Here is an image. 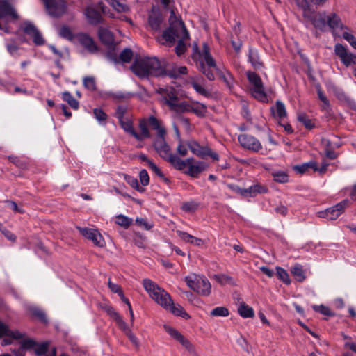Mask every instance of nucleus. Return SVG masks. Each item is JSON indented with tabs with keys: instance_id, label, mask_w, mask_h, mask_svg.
<instances>
[{
	"instance_id": "obj_1",
	"label": "nucleus",
	"mask_w": 356,
	"mask_h": 356,
	"mask_svg": "<svg viewBox=\"0 0 356 356\" xmlns=\"http://www.w3.org/2000/svg\"><path fill=\"white\" fill-rule=\"evenodd\" d=\"M131 70L136 75L141 78L149 76L177 78L187 73L186 67L170 65L165 60L160 61L156 58L137 60L131 65Z\"/></svg>"
},
{
	"instance_id": "obj_2",
	"label": "nucleus",
	"mask_w": 356,
	"mask_h": 356,
	"mask_svg": "<svg viewBox=\"0 0 356 356\" xmlns=\"http://www.w3.org/2000/svg\"><path fill=\"white\" fill-rule=\"evenodd\" d=\"M169 28L163 31L162 38L165 40V44L172 45L176 40H178L177 44L175 47V52L177 56H180L185 52L186 49L184 40L189 38V34L184 24V22L178 19L173 10H171L169 18Z\"/></svg>"
},
{
	"instance_id": "obj_3",
	"label": "nucleus",
	"mask_w": 356,
	"mask_h": 356,
	"mask_svg": "<svg viewBox=\"0 0 356 356\" xmlns=\"http://www.w3.org/2000/svg\"><path fill=\"white\" fill-rule=\"evenodd\" d=\"M143 285L149 296L159 305L174 315L188 319L190 316L179 305H175L172 301L170 296L155 282L149 279H144Z\"/></svg>"
},
{
	"instance_id": "obj_4",
	"label": "nucleus",
	"mask_w": 356,
	"mask_h": 356,
	"mask_svg": "<svg viewBox=\"0 0 356 356\" xmlns=\"http://www.w3.org/2000/svg\"><path fill=\"white\" fill-rule=\"evenodd\" d=\"M193 53L192 58L197 62L199 70L204 74L207 78L211 81L215 79L213 70L217 72L219 69L216 67V62L209 53V48L207 43L202 44L201 51L198 49L197 44L193 47Z\"/></svg>"
},
{
	"instance_id": "obj_5",
	"label": "nucleus",
	"mask_w": 356,
	"mask_h": 356,
	"mask_svg": "<svg viewBox=\"0 0 356 356\" xmlns=\"http://www.w3.org/2000/svg\"><path fill=\"white\" fill-rule=\"evenodd\" d=\"M303 23L306 28L312 27L314 35L318 38L320 33L327 31V13L325 11H316L306 1L302 6Z\"/></svg>"
},
{
	"instance_id": "obj_6",
	"label": "nucleus",
	"mask_w": 356,
	"mask_h": 356,
	"mask_svg": "<svg viewBox=\"0 0 356 356\" xmlns=\"http://www.w3.org/2000/svg\"><path fill=\"white\" fill-rule=\"evenodd\" d=\"M149 128L156 133L153 141V147L159 156L163 159L171 153L170 147L165 140L166 129L163 122L154 115L149 116Z\"/></svg>"
},
{
	"instance_id": "obj_7",
	"label": "nucleus",
	"mask_w": 356,
	"mask_h": 356,
	"mask_svg": "<svg viewBox=\"0 0 356 356\" xmlns=\"http://www.w3.org/2000/svg\"><path fill=\"white\" fill-rule=\"evenodd\" d=\"M156 92L161 95V101L166 104L170 110L177 113L191 112L192 102H180L177 90L171 87H159Z\"/></svg>"
},
{
	"instance_id": "obj_8",
	"label": "nucleus",
	"mask_w": 356,
	"mask_h": 356,
	"mask_svg": "<svg viewBox=\"0 0 356 356\" xmlns=\"http://www.w3.org/2000/svg\"><path fill=\"white\" fill-rule=\"evenodd\" d=\"M119 122L121 127L124 129V131L132 136L137 140L142 141L151 137V133L149 130V116L147 118H142L139 120L138 129L140 132H137L134 129L133 127V122L129 118H125Z\"/></svg>"
},
{
	"instance_id": "obj_9",
	"label": "nucleus",
	"mask_w": 356,
	"mask_h": 356,
	"mask_svg": "<svg viewBox=\"0 0 356 356\" xmlns=\"http://www.w3.org/2000/svg\"><path fill=\"white\" fill-rule=\"evenodd\" d=\"M329 28L332 31L340 29L343 31L342 37L346 40L351 47L356 50V37L350 31V29L343 25L339 16L335 13L327 14V29Z\"/></svg>"
},
{
	"instance_id": "obj_10",
	"label": "nucleus",
	"mask_w": 356,
	"mask_h": 356,
	"mask_svg": "<svg viewBox=\"0 0 356 356\" xmlns=\"http://www.w3.org/2000/svg\"><path fill=\"white\" fill-rule=\"evenodd\" d=\"M185 282L191 289L201 296H208L211 293V285L203 275L191 274L185 277Z\"/></svg>"
},
{
	"instance_id": "obj_11",
	"label": "nucleus",
	"mask_w": 356,
	"mask_h": 356,
	"mask_svg": "<svg viewBox=\"0 0 356 356\" xmlns=\"http://www.w3.org/2000/svg\"><path fill=\"white\" fill-rule=\"evenodd\" d=\"M247 78L250 85L252 95L261 102H267L268 96L260 76L254 72H248Z\"/></svg>"
},
{
	"instance_id": "obj_12",
	"label": "nucleus",
	"mask_w": 356,
	"mask_h": 356,
	"mask_svg": "<svg viewBox=\"0 0 356 356\" xmlns=\"http://www.w3.org/2000/svg\"><path fill=\"white\" fill-rule=\"evenodd\" d=\"M188 147L193 154L202 159H205L209 156L215 161L219 159V156L216 152H213L208 146L200 145L195 140L188 141Z\"/></svg>"
},
{
	"instance_id": "obj_13",
	"label": "nucleus",
	"mask_w": 356,
	"mask_h": 356,
	"mask_svg": "<svg viewBox=\"0 0 356 356\" xmlns=\"http://www.w3.org/2000/svg\"><path fill=\"white\" fill-rule=\"evenodd\" d=\"M107 8L102 3L90 5L87 7L85 15L88 22L92 24H97L102 22V14H106Z\"/></svg>"
},
{
	"instance_id": "obj_14",
	"label": "nucleus",
	"mask_w": 356,
	"mask_h": 356,
	"mask_svg": "<svg viewBox=\"0 0 356 356\" xmlns=\"http://www.w3.org/2000/svg\"><path fill=\"white\" fill-rule=\"evenodd\" d=\"M349 204L348 200H344L336 205L318 213V216L330 220H336Z\"/></svg>"
},
{
	"instance_id": "obj_15",
	"label": "nucleus",
	"mask_w": 356,
	"mask_h": 356,
	"mask_svg": "<svg viewBox=\"0 0 356 356\" xmlns=\"http://www.w3.org/2000/svg\"><path fill=\"white\" fill-rule=\"evenodd\" d=\"M22 347L25 349H33L35 355L40 356L49 353V342L38 343L33 339H26L22 341Z\"/></svg>"
},
{
	"instance_id": "obj_16",
	"label": "nucleus",
	"mask_w": 356,
	"mask_h": 356,
	"mask_svg": "<svg viewBox=\"0 0 356 356\" xmlns=\"http://www.w3.org/2000/svg\"><path fill=\"white\" fill-rule=\"evenodd\" d=\"M79 232L86 238L90 240L95 245L103 247L105 241L99 232L96 229L77 227Z\"/></svg>"
},
{
	"instance_id": "obj_17",
	"label": "nucleus",
	"mask_w": 356,
	"mask_h": 356,
	"mask_svg": "<svg viewBox=\"0 0 356 356\" xmlns=\"http://www.w3.org/2000/svg\"><path fill=\"white\" fill-rule=\"evenodd\" d=\"M47 11L51 16L58 17L66 10V3L63 0H42Z\"/></svg>"
},
{
	"instance_id": "obj_18",
	"label": "nucleus",
	"mask_w": 356,
	"mask_h": 356,
	"mask_svg": "<svg viewBox=\"0 0 356 356\" xmlns=\"http://www.w3.org/2000/svg\"><path fill=\"white\" fill-rule=\"evenodd\" d=\"M334 53L346 67L356 64V56L349 52L345 46L339 43L335 44Z\"/></svg>"
},
{
	"instance_id": "obj_19",
	"label": "nucleus",
	"mask_w": 356,
	"mask_h": 356,
	"mask_svg": "<svg viewBox=\"0 0 356 356\" xmlns=\"http://www.w3.org/2000/svg\"><path fill=\"white\" fill-rule=\"evenodd\" d=\"M238 140L243 147L252 152H259L262 148L261 143L252 136L241 134L238 136Z\"/></svg>"
},
{
	"instance_id": "obj_20",
	"label": "nucleus",
	"mask_w": 356,
	"mask_h": 356,
	"mask_svg": "<svg viewBox=\"0 0 356 356\" xmlns=\"http://www.w3.org/2000/svg\"><path fill=\"white\" fill-rule=\"evenodd\" d=\"M23 30L26 34L32 38L33 42L35 45L40 46L44 44L45 40L42 35L32 23L29 22H24Z\"/></svg>"
},
{
	"instance_id": "obj_21",
	"label": "nucleus",
	"mask_w": 356,
	"mask_h": 356,
	"mask_svg": "<svg viewBox=\"0 0 356 356\" xmlns=\"http://www.w3.org/2000/svg\"><path fill=\"white\" fill-rule=\"evenodd\" d=\"M187 82L198 94L204 97L210 96V92L205 88L204 81L202 77L191 76Z\"/></svg>"
},
{
	"instance_id": "obj_22",
	"label": "nucleus",
	"mask_w": 356,
	"mask_h": 356,
	"mask_svg": "<svg viewBox=\"0 0 356 356\" xmlns=\"http://www.w3.org/2000/svg\"><path fill=\"white\" fill-rule=\"evenodd\" d=\"M188 159H191V161L187 163L188 170L186 173L193 177H197L199 174L205 170L208 167L207 164L203 161H196L194 163L193 158H188Z\"/></svg>"
},
{
	"instance_id": "obj_23",
	"label": "nucleus",
	"mask_w": 356,
	"mask_h": 356,
	"mask_svg": "<svg viewBox=\"0 0 356 356\" xmlns=\"http://www.w3.org/2000/svg\"><path fill=\"white\" fill-rule=\"evenodd\" d=\"M164 329L174 339L179 341L188 350H193V346L179 331L167 325H164Z\"/></svg>"
},
{
	"instance_id": "obj_24",
	"label": "nucleus",
	"mask_w": 356,
	"mask_h": 356,
	"mask_svg": "<svg viewBox=\"0 0 356 356\" xmlns=\"http://www.w3.org/2000/svg\"><path fill=\"white\" fill-rule=\"evenodd\" d=\"M238 191L244 197H254L258 194L267 193L268 189L265 186L256 184L250 186L248 188H239Z\"/></svg>"
},
{
	"instance_id": "obj_25",
	"label": "nucleus",
	"mask_w": 356,
	"mask_h": 356,
	"mask_svg": "<svg viewBox=\"0 0 356 356\" xmlns=\"http://www.w3.org/2000/svg\"><path fill=\"white\" fill-rule=\"evenodd\" d=\"M78 40L80 44L83 46L90 52L94 53L97 50V46L95 44L92 38L88 35L81 33L78 35Z\"/></svg>"
},
{
	"instance_id": "obj_26",
	"label": "nucleus",
	"mask_w": 356,
	"mask_h": 356,
	"mask_svg": "<svg viewBox=\"0 0 356 356\" xmlns=\"http://www.w3.org/2000/svg\"><path fill=\"white\" fill-rule=\"evenodd\" d=\"M248 56V61L255 70H259L263 67V63L260 60L259 51L257 49L250 47Z\"/></svg>"
},
{
	"instance_id": "obj_27",
	"label": "nucleus",
	"mask_w": 356,
	"mask_h": 356,
	"mask_svg": "<svg viewBox=\"0 0 356 356\" xmlns=\"http://www.w3.org/2000/svg\"><path fill=\"white\" fill-rule=\"evenodd\" d=\"M164 159L170 162L175 168L179 170L184 169L186 167L187 163L191 161V159H188V158L184 161L181 160L177 155L172 153L169 154V156L165 157Z\"/></svg>"
},
{
	"instance_id": "obj_28",
	"label": "nucleus",
	"mask_w": 356,
	"mask_h": 356,
	"mask_svg": "<svg viewBox=\"0 0 356 356\" xmlns=\"http://www.w3.org/2000/svg\"><path fill=\"white\" fill-rule=\"evenodd\" d=\"M3 336H8L13 339H20L24 337V334L18 330H10L8 326L0 321V338Z\"/></svg>"
},
{
	"instance_id": "obj_29",
	"label": "nucleus",
	"mask_w": 356,
	"mask_h": 356,
	"mask_svg": "<svg viewBox=\"0 0 356 356\" xmlns=\"http://www.w3.org/2000/svg\"><path fill=\"white\" fill-rule=\"evenodd\" d=\"M98 35L102 43L111 46L114 42V37L113 33L105 28H99Z\"/></svg>"
},
{
	"instance_id": "obj_30",
	"label": "nucleus",
	"mask_w": 356,
	"mask_h": 356,
	"mask_svg": "<svg viewBox=\"0 0 356 356\" xmlns=\"http://www.w3.org/2000/svg\"><path fill=\"white\" fill-rule=\"evenodd\" d=\"M274 117L280 121L284 120L286 116V111L284 104L281 101H277L275 107L271 108Z\"/></svg>"
},
{
	"instance_id": "obj_31",
	"label": "nucleus",
	"mask_w": 356,
	"mask_h": 356,
	"mask_svg": "<svg viewBox=\"0 0 356 356\" xmlns=\"http://www.w3.org/2000/svg\"><path fill=\"white\" fill-rule=\"evenodd\" d=\"M291 273L295 279L300 282H303L306 278L305 271L304 270L302 266L299 264H296L291 268Z\"/></svg>"
},
{
	"instance_id": "obj_32",
	"label": "nucleus",
	"mask_w": 356,
	"mask_h": 356,
	"mask_svg": "<svg viewBox=\"0 0 356 356\" xmlns=\"http://www.w3.org/2000/svg\"><path fill=\"white\" fill-rule=\"evenodd\" d=\"M238 312L243 318H252L254 316L253 309L242 302L238 307Z\"/></svg>"
},
{
	"instance_id": "obj_33",
	"label": "nucleus",
	"mask_w": 356,
	"mask_h": 356,
	"mask_svg": "<svg viewBox=\"0 0 356 356\" xmlns=\"http://www.w3.org/2000/svg\"><path fill=\"white\" fill-rule=\"evenodd\" d=\"M148 22L152 29L157 31L160 28L162 18L160 14L154 13L149 15Z\"/></svg>"
},
{
	"instance_id": "obj_34",
	"label": "nucleus",
	"mask_w": 356,
	"mask_h": 356,
	"mask_svg": "<svg viewBox=\"0 0 356 356\" xmlns=\"http://www.w3.org/2000/svg\"><path fill=\"white\" fill-rule=\"evenodd\" d=\"M177 233L183 241L197 245H200L201 239L182 231H177Z\"/></svg>"
},
{
	"instance_id": "obj_35",
	"label": "nucleus",
	"mask_w": 356,
	"mask_h": 356,
	"mask_svg": "<svg viewBox=\"0 0 356 356\" xmlns=\"http://www.w3.org/2000/svg\"><path fill=\"white\" fill-rule=\"evenodd\" d=\"M274 181L280 184H285L289 181L288 174L283 170H274L272 172Z\"/></svg>"
},
{
	"instance_id": "obj_36",
	"label": "nucleus",
	"mask_w": 356,
	"mask_h": 356,
	"mask_svg": "<svg viewBox=\"0 0 356 356\" xmlns=\"http://www.w3.org/2000/svg\"><path fill=\"white\" fill-rule=\"evenodd\" d=\"M109 313L114 318L119 327L124 331L126 334L130 331L127 325V323L123 321L121 316L115 311H114V309H111L109 310Z\"/></svg>"
},
{
	"instance_id": "obj_37",
	"label": "nucleus",
	"mask_w": 356,
	"mask_h": 356,
	"mask_svg": "<svg viewBox=\"0 0 356 356\" xmlns=\"http://www.w3.org/2000/svg\"><path fill=\"white\" fill-rule=\"evenodd\" d=\"M207 111L206 106L197 102H192L191 112H193L197 116L204 115Z\"/></svg>"
},
{
	"instance_id": "obj_38",
	"label": "nucleus",
	"mask_w": 356,
	"mask_h": 356,
	"mask_svg": "<svg viewBox=\"0 0 356 356\" xmlns=\"http://www.w3.org/2000/svg\"><path fill=\"white\" fill-rule=\"evenodd\" d=\"M62 97L63 99L67 102L72 108L77 109L79 108V102L76 100L69 92H64L62 94Z\"/></svg>"
},
{
	"instance_id": "obj_39",
	"label": "nucleus",
	"mask_w": 356,
	"mask_h": 356,
	"mask_svg": "<svg viewBox=\"0 0 356 356\" xmlns=\"http://www.w3.org/2000/svg\"><path fill=\"white\" fill-rule=\"evenodd\" d=\"M132 221L131 218L120 214L116 216L115 223L124 228H127L132 223Z\"/></svg>"
},
{
	"instance_id": "obj_40",
	"label": "nucleus",
	"mask_w": 356,
	"mask_h": 356,
	"mask_svg": "<svg viewBox=\"0 0 356 356\" xmlns=\"http://www.w3.org/2000/svg\"><path fill=\"white\" fill-rule=\"evenodd\" d=\"M29 312L32 316L38 318L42 322L47 323L45 314L38 307L34 306L30 307Z\"/></svg>"
},
{
	"instance_id": "obj_41",
	"label": "nucleus",
	"mask_w": 356,
	"mask_h": 356,
	"mask_svg": "<svg viewBox=\"0 0 356 356\" xmlns=\"http://www.w3.org/2000/svg\"><path fill=\"white\" fill-rule=\"evenodd\" d=\"M277 275L280 280L286 284L291 283V280L288 273L281 267L276 268Z\"/></svg>"
},
{
	"instance_id": "obj_42",
	"label": "nucleus",
	"mask_w": 356,
	"mask_h": 356,
	"mask_svg": "<svg viewBox=\"0 0 356 356\" xmlns=\"http://www.w3.org/2000/svg\"><path fill=\"white\" fill-rule=\"evenodd\" d=\"M126 181L127 183L134 188L137 190L140 193H143L145 191V188L143 186H141L139 185L138 181L136 178L131 177V176H127L125 177Z\"/></svg>"
},
{
	"instance_id": "obj_43",
	"label": "nucleus",
	"mask_w": 356,
	"mask_h": 356,
	"mask_svg": "<svg viewBox=\"0 0 356 356\" xmlns=\"http://www.w3.org/2000/svg\"><path fill=\"white\" fill-rule=\"evenodd\" d=\"M298 120L299 122L302 123L305 125V127L307 129H312L314 127V124L312 120L309 119L304 113H300L298 115Z\"/></svg>"
},
{
	"instance_id": "obj_44",
	"label": "nucleus",
	"mask_w": 356,
	"mask_h": 356,
	"mask_svg": "<svg viewBox=\"0 0 356 356\" xmlns=\"http://www.w3.org/2000/svg\"><path fill=\"white\" fill-rule=\"evenodd\" d=\"M229 310L225 307H215L211 312V315L213 316H222L225 317L229 316Z\"/></svg>"
},
{
	"instance_id": "obj_45",
	"label": "nucleus",
	"mask_w": 356,
	"mask_h": 356,
	"mask_svg": "<svg viewBox=\"0 0 356 356\" xmlns=\"http://www.w3.org/2000/svg\"><path fill=\"white\" fill-rule=\"evenodd\" d=\"M83 86L89 90L93 91L96 89L95 78L92 76H86L83 79Z\"/></svg>"
},
{
	"instance_id": "obj_46",
	"label": "nucleus",
	"mask_w": 356,
	"mask_h": 356,
	"mask_svg": "<svg viewBox=\"0 0 356 356\" xmlns=\"http://www.w3.org/2000/svg\"><path fill=\"white\" fill-rule=\"evenodd\" d=\"M93 114L95 119L99 122V124H104L106 120V114L100 108H95L93 110Z\"/></svg>"
},
{
	"instance_id": "obj_47",
	"label": "nucleus",
	"mask_w": 356,
	"mask_h": 356,
	"mask_svg": "<svg viewBox=\"0 0 356 356\" xmlns=\"http://www.w3.org/2000/svg\"><path fill=\"white\" fill-rule=\"evenodd\" d=\"M132 56V51L130 49H125L120 53V59L124 63H129Z\"/></svg>"
},
{
	"instance_id": "obj_48",
	"label": "nucleus",
	"mask_w": 356,
	"mask_h": 356,
	"mask_svg": "<svg viewBox=\"0 0 356 356\" xmlns=\"http://www.w3.org/2000/svg\"><path fill=\"white\" fill-rule=\"evenodd\" d=\"M151 170L155 173L158 177L161 178L165 182H169V179L166 178L161 170L156 166V165L153 162H149V167Z\"/></svg>"
},
{
	"instance_id": "obj_49",
	"label": "nucleus",
	"mask_w": 356,
	"mask_h": 356,
	"mask_svg": "<svg viewBox=\"0 0 356 356\" xmlns=\"http://www.w3.org/2000/svg\"><path fill=\"white\" fill-rule=\"evenodd\" d=\"M218 72L220 74V76L224 80V81L226 83V84L229 87H230L233 83V77H232V75L230 74V72L227 70L222 72L220 70Z\"/></svg>"
},
{
	"instance_id": "obj_50",
	"label": "nucleus",
	"mask_w": 356,
	"mask_h": 356,
	"mask_svg": "<svg viewBox=\"0 0 356 356\" xmlns=\"http://www.w3.org/2000/svg\"><path fill=\"white\" fill-rule=\"evenodd\" d=\"M139 178H140V181L142 184L141 186L144 187L149 184V177L148 173L146 170L143 169V170H140V172L139 173Z\"/></svg>"
},
{
	"instance_id": "obj_51",
	"label": "nucleus",
	"mask_w": 356,
	"mask_h": 356,
	"mask_svg": "<svg viewBox=\"0 0 356 356\" xmlns=\"http://www.w3.org/2000/svg\"><path fill=\"white\" fill-rule=\"evenodd\" d=\"M181 209L184 211L193 212L197 209V204L195 202H184L181 206Z\"/></svg>"
},
{
	"instance_id": "obj_52",
	"label": "nucleus",
	"mask_w": 356,
	"mask_h": 356,
	"mask_svg": "<svg viewBox=\"0 0 356 356\" xmlns=\"http://www.w3.org/2000/svg\"><path fill=\"white\" fill-rule=\"evenodd\" d=\"M318 96L320 100L322 102V108L323 110H327L330 107V103L328 99L326 97V96L323 94L322 90L321 89H318Z\"/></svg>"
},
{
	"instance_id": "obj_53",
	"label": "nucleus",
	"mask_w": 356,
	"mask_h": 356,
	"mask_svg": "<svg viewBox=\"0 0 356 356\" xmlns=\"http://www.w3.org/2000/svg\"><path fill=\"white\" fill-rule=\"evenodd\" d=\"M214 278L220 284H226L232 282V277L224 274L215 275Z\"/></svg>"
},
{
	"instance_id": "obj_54",
	"label": "nucleus",
	"mask_w": 356,
	"mask_h": 356,
	"mask_svg": "<svg viewBox=\"0 0 356 356\" xmlns=\"http://www.w3.org/2000/svg\"><path fill=\"white\" fill-rule=\"evenodd\" d=\"M314 310L317 312H319L323 315L330 316L332 315L330 309L327 307H325L323 305H313L312 306Z\"/></svg>"
},
{
	"instance_id": "obj_55",
	"label": "nucleus",
	"mask_w": 356,
	"mask_h": 356,
	"mask_svg": "<svg viewBox=\"0 0 356 356\" xmlns=\"http://www.w3.org/2000/svg\"><path fill=\"white\" fill-rule=\"evenodd\" d=\"M127 108L124 106H119L117 108V110L115 113V116L118 119V120H121L125 118V114L127 113Z\"/></svg>"
},
{
	"instance_id": "obj_56",
	"label": "nucleus",
	"mask_w": 356,
	"mask_h": 356,
	"mask_svg": "<svg viewBox=\"0 0 356 356\" xmlns=\"http://www.w3.org/2000/svg\"><path fill=\"white\" fill-rule=\"evenodd\" d=\"M111 5L112 7L118 12H122L127 10V6L123 3H121L117 0H111Z\"/></svg>"
},
{
	"instance_id": "obj_57",
	"label": "nucleus",
	"mask_w": 356,
	"mask_h": 356,
	"mask_svg": "<svg viewBox=\"0 0 356 356\" xmlns=\"http://www.w3.org/2000/svg\"><path fill=\"white\" fill-rule=\"evenodd\" d=\"M309 165V164H308V162L307 163H305L301 164V165H294L293 167V169L294 171H296L298 173L303 174V173L306 172L308 170Z\"/></svg>"
},
{
	"instance_id": "obj_58",
	"label": "nucleus",
	"mask_w": 356,
	"mask_h": 356,
	"mask_svg": "<svg viewBox=\"0 0 356 356\" xmlns=\"http://www.w3.org/2000/svg\"><path fill=\"white\" fill-rule=\"evenodd\" d=\"M6 204H7L8 208L12 209L15 212L19 213H23L24 212V211L22 209H21L20 207H19L17 206V204L13 201H7Z\"/></svg>"
},
{
	"instance_id": "obj_59",
	"label": "nucleus",
	"mask_w": 356,
	"mask_h": 356,
	"mask_svg": "<svg viewBox=\"0 0 356 356\" xmlns=\"http://www.w3.org/2000/svg\"><path fill=\"white\" fill-rule=\"evenodd\" d=\"M188 143L186 145L180 143L177 146V151L180 155L186 156L188 153Z\"/></svg>"
},
{
	"instance_id": "obj_60",
	"label": "nucleus",
	"mask_w": 356,
	"mask_h": 356,
	"mask_svg": "<svg viewBox=\"0 0 356 356\" xmlns=\"http://www.w3.org/2000/svg\"><path fill=\"white\" fill-rule=\"evenodd\" d=\"M59 34L60 36L67 38V39H71V38H72L71 31L70 30L69 28L65 27V26H63L60 29Z\"/></svg>"
},
{
	"instance_id": "obj_61",
	"label": "nucleus",
	"mask_w": 356,
	"mask_h": 356,
	"mask_svg": "<svg viewBox=\"0 0 356 356\" xmlns=\"http://www.w3.org/2000/svg\"><path fill=\"white\" fill-rule=\"evenodd\" d=\"M136 222L138 223V225L143 227L147 230H149L152 227V225L149 224L144 218H137Z\"/></svg>"
},
{
	"instance_id": "obj_62",
	"label": "nucleus",
	"mask_w": 356,
	"mask_h": 356,
	"mask_svg": "<svg viewBox=\"0 0 356 356\" xmlns=\"http://www.w3.org/2000/svg\"><path fill=\"white\" fill-rule=\"evenodd\" d=\"M108 287L113 293H118V295L122 292L121 287L118 284L113 283L111 281L108 282Z\"/></svg>"
},
{
	"instance_id": "obj_63",
	"label": "nucleus",
	"mask_w": 356,
	"mask_h": 356,
	"mask_svg": "<svg viewBox=\"0 0 356 356\" xmlns=\"http://www.w3.org/2000/svg\"><path fill=\"white\" fill-rule=\"evenodd\" d=\"M6 48H7L8 51L12 56H15L17 54V50H18V47H17V46L15 44H14V43L7 44H6Z\"/></svg>"
},
{
	"instance_id": "obj_64",
	"label": "nucleus",
	"mask_w": 356,
	"mask_h": 356,
	"mask_svg": "<svg viewBox=\"0 0 356 356\" xmlns=\"http://www.w3.org/2000/svg\"><path fill=\"white\" fill-rule=\"evenodd\" d=\"M231 44L236 52H240L243 45L241 40H239L238 41H234L233 40H231Z\"/></svg>"
}]
</instances>
